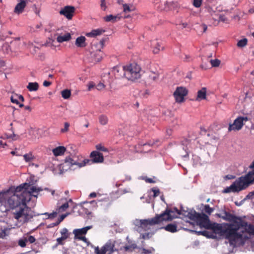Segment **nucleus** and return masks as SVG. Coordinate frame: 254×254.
<instances>
[{
  "mask_svg": "<svg viewBox=\"0 0 254 254\" xmlns=\"http://www.w3.org/2000/svg\"><path fill=\"white\" fill-rule=\"evenodd\" d=\"M35 186H32L29 191L24 190L19 194L13 193L11 195L10 189L0 191V210L4 212L7 203L9 208L13 210V214L15 219L23 223H27L33 217L30 208L26 203L29 202L31 196H36L33 192H37Z\"/></svg>",
  "mask_w": 254,
  "mask_h": 254,
  "instance_id": "nucleus-1",
  "label": "nucleus"
},
{
  "mask_svg": "<svg viewBox=\"0 0 254 254\" xmlns=\"http://www.w3.org/2000/svg\"><path fill=\"white\" fill-rule=\"evenodd\" d=\"M250 168L253 169V170L245 176H241L236 180L230 187H227L224 190L223 192H238L246 189L253 183L254 182V161L250 166Z\"/></svg>",
  "mask_w": 254,
  "mask_h": 254,
  "instance_id": "nucleus-2",
  "label": "nucleus"
},
{
  "mask_svg": "<svg viewBox=\"0 0 254 254\" xmlns=\"http://www.w3.org/2000/svg\"><path fill=\"white\" fill-rule=\"evenodd\" d=\"M176 213L178 215H181V211L178 209L177 207H174L172 209H166L165 211L160 214H157L156 216L151 219L140 220L139 221L140 227L143 229H148V226H153L159 224L163 221H171L176 216L172 215V213Z\"/></svg>",
  "mask_w": 254,
  "mask_h": 254,
  "instance_id": "nucleus-3",
  "label": "nucleus"
},
{
  "mask_svg": "<svg viewBox=\"0 0 254 254\" xmlns=\"http://www.w3.org/2000/svg\"><path fill=\"white\" fill-rule=\"evenodd\" d=\"M91 160L85 159L81 162H79L75 158H71L70 157H66L65 163L70 164L71 165H76L80 168L87 164H91L92 163H102L104 161V156L102 153L97 151H93L90 155Z\"/></svg>",
  "mask_w": 254,
  "mask_h": 254,
  "instance_id": "nucleus-4",
  "label": "nucleus"
},
{
  "mask_svg": "<svg viewBox=\"0 0 254 254\" xmlns=\"http://www.w3.org/2000/svg\"><path fill=\"white\" fill-rule=\"evenodd\" d=\"M123 243L119 240H109L101 248H95L96 254H113L115 252L122 251Z\"/></svg>",
  "mask_w": 254,
  "mask_h": 254,
  "instance_id": "nucleus-5",
  "label": "nucleus"
},
{
  "mask_svg": "<svg viewBox=\"0 0 254 254\" xmlns=\"http://www.w3.org/2000/svg\"><path fill=\"white\" fill-rule=\"evenodd\" d=\"M126 78L132 81L139 79L141 76V69L139 65L133 63L126 65Z\"/></svg>",
  "mask_w": 254,
  "mask_h": 254,
  "instance_id": "nucleus-6",
  "label": "nucleus"
},
{
  "mask_svg": "<svg viewBox=\"0 0 254 254\" xmlns=\"http://www.w3.org/2000/svg\"><path fill=\"white\" fill-rule=\"evenodd\" d=\"M226 226H227V239L231 244L235 242L236 240L242 239L243 235L238 232L240 227V225L226 223Z\"/></svg>",
  "mask_w": 254,
  "mask_h": 254,
  "instance_id": "nucleus-7",
  "label": "nucleus"
},
{
  "mask_svg": "<svg viewBox=\"0 0 254 254\" xmlns=\"http://www.w3.org/2000/svg\"><path fill=\"white\" fill-rule=\"evenodd\" d=\"M208 229H211L215 234H219L220 236H224L227 239V226L226 223L222 226L221 224L216 223H210Z\"/></svg>",
  "mask_w": 254,
  "mask_h": 254,
  "instance_id": "nucleus-8",
  "label": "nucleus"
},
{
  "mask_svg": "<svg viewBox=\"0 0 254 254\" xmlns=\"http://www.w3.org/2000/svg\"><path fill=\"white\" fill-rule=\"evenodd\" d=\"M104 42L103 41H99L97 44H94L92 45V49L94 50V47L99 46V48L96 50V51H93L91 52V56L92 58L93 62H100L103 57V53L101 51V49L103 48Z\"/></svg>",
  "mask_w": 254,
  "mask_h": 254,
  "instance_id": "nucleus-9",
  "label": "nucleus"
},
{
  "mask_svg": "<svg viewBox=\"0 0 254 254\" xmlns=\"http://www.w3.org/2000/svg\"><path fill=\"white\" fill-rule=\"evenodd\" d=\"M248 121V118L247 117H239L235 120L233 124H230L228 127V130L231 131L232 130H240L244 126V122Z\"/></svg>",
  "mask_w": 254,
  "mask_h": 254,
  "instance_id": "nucleus-10",
  "label": "nucleus"
},
{
  "mask_svg": "<svg viewBox=\"0 0 254 254\" xmlns=\"http://www.w3.org/2000/svg\"><path fill=\"white\" fill-rule=\"evenodd\" d=\"M187 94L188 91L185 88L180 87H177L173 95L177 102L181 103L184 101V97Z\"/></svg>",
  "mask_w": 254,
  "mask_h": 254,
  "instance_id": "nucleus-11",
  "label": "nucleus"
},
{
  "mask_svg": "<svg viewBox=\"0 0 254 254\" xmlns=\"http://www.w3.org/2000/svg\"><path fill=\"white\" fill-rule=\"evenodd\" d=\"M75 10V8L74 6L67 5L64 6L60 10V14L64 15L67 19L70 20L73 16Z\"/></svg>",
  "mask_w": 254,
  "mask_h": 254,
  "instance_id": "nucleus-12",
  "label": "nucleus"
},
{
  "mask_svg": "<svg viewBox=\"0 0 254 254\" xmlns=\"http://www.w3.org/2000/svg\"><path fill=\"white\" fill-rule=\"evenodd\" d=\"M196 222L200 227H204L207 229H209L210 224L208 216L204 213L200 214Z\"/></svg>",
  "mask_w": 254,
  "mask_h": 254,
  "instance_id": "nucleus-13",
  "label": "nucleus"
},
{
  "mask_svg": "<svg viewBox=\"0 0 254 254\" xmlns=\"http://www.w3.org/2000/svg\"><path fill=\"white\" fill-rule=\"evenodd\" d=\"M113 72L116 78L120 79L124 77L126 78V66H116L114 67Z\"/></svg>",
  "mask_w": 254,
  "mask_h": 254,
  "instance_id": "nucleus-14",
  "label": "nucleus"
},
{
  "mask_svg": "<svg viewBox=\"0 0 254 254\" xmlns=\"http://www.w3.org/2000/svg\"><path fill=\"white\" fill-rule=\"evenodd\" d=\"M180 7V5L177 1H167L164 4V9L168 11H176L177 12H178Z\"/></svg>",
  "mask_w": 254,
  "mask_h": 254,
  "instance_id": "nucleus-15",
  "label": "nucleus"
},
{
  "mask_svg": "<svg viewBox=\"0 0 254 254\" xmlns=\"http://www.w3.org/2000/svg\"><path fill=\"white\" fill-rule=\"evenodd\" d=\"M151 46L153 49L154 54H158L161 50H163L164 47L161 41H158L157 40L151 41Z\"/></svg>",
  "mask_w": 254,
  "mask_h": 254,
  "instance_id": "nucleus-16",
  "label": "nucleus"
},
{
  "mask_svg": "<svg viewBox=\"0 0 254 254\" xmlns=\"http://www.w3.org/2000/svg\"><path fill=\"white\" fill-rule=\"evenodd\" d=\"M92 226H87L81 229H75L73 231V233L74 234L75 238L77 239L78 237L82 236V235H85L88 230L91 229Z\"/></svg>",
  "mask_w": 254,
  "mask_h": 254,
  "instance_id": "nucleus-17",
  "label": "nucleus"
},
{
  "mask_svg": "<svg viewBox=\"0 0 254 254\" xmlns=\"http://www.w3.org/2000/svg\"><path fill=\"white\" fill-rule=\"evenodd\" d=\"M30 187V185L27 183H24L20 186L17 187L15 189V193L16 194H18V193L20 192L21 193L22 192H23L24 190L26 191H29L30 190V189L32 188Z\"/></svg>",
  "mask_w": 254,
  "mask_h": 254,
  "instance_id": "nucleus-18",
  "label": "nucleus"
},
{
  "mask_svg": "<svg viewBox=\"0 0 254 254\" xmlns=\"http://www.w3.org/2000/svg\"><path fill=\"white\" fill-rule=\"evenodd\" d=\"M66 150L64 146H59L53 149L52 152L55 156H62L64 154Z\"/></svg>",
  "mask_w": 254,
  "mask_h": 254,
  "instance_id": "nucleus-19",
  "label": "nucleus"
},
{
  "mask_svg": "<svg viewBox=\"0 0 254 254\" xmlns=\"http://www.w3.org/2000/svg\"><path fill=\"white\" fill-rule=\"evenodd\" d=\"M26 5V3L25 0H21L20 2L18 3L15 7L14 11L15 13L20 14L21 13L24 8Z\"/></svg>",
  "mask_w": 254,
  "mask_h": 254,
  "instance_id": "nucleus-20",
  "label": "nucleus"
},
{
  "mask_svg": "<svg viewBox=\"0 0 254 254\" xmlns=\"http://www.w3.org/2000/svg\"><path fill=\"white\" fill-rule=\"evenodd\" d=\"M241 226L245 227V231L247 233L254 236V225L251 224H248L247 222H243Z\"/></svg>",
  "mask_w": 254,
  "mask_h": 254,
  "instance_id": "nucleus-21",
  "label": "nucleus"
},
{
  "mask_svg": "<svg viewBox=\"0 0 254 254\" xmlns=\"http://www.w3.org/2000/svg\"><path fill=\"white\" fill-rule=\"evenodd\" d=\"M224 216H222V218L225 220L228 221H233L234 222H236V220L238 219V218L235 216L234 215H233L231 214L229 212H228L227 211H224Z\"/></svg>",
  "mask_w": 254,
  "mask_h": 254,
  "instance_id": "nucleus-22",
  "label": "nucleus"
},
{
  "mask_svg": "<svg viewBox=\"0 0 254 254\" xmlns=\"http://www.w3.org/2000/svg\"><path fill=\"white\" fill-rule=\"evenodd\" d=\"M162 229H165L166 231L175 233L178 231L177 226L176 223H170L166 226L162 227Z\"/></svg>",
  "mask_w": 254,
  "mask_h": 254,
  "instance_id": "nucleus-23",
  "label": "nucleus"
},
{
  "mask_svg": "<svg viewBox=\"0 0 254 254\" xmlns=\"http://www.w3.org/2000/svg\"><path fill=\"white\" fill-rule=\"evenodd\" d=\"M86 38L84 36H81L77 38L75 41V45L78 47L83 48L86 46L85 43Z\"/></svg>",
  "mask_w": 254,
  "mask_h": 254,
  "instance_id": "nucleus-24",
  "label": "nucleus"
},
{
  "mask_svg": "<svg viewBox=\"0 0 254 254\" xmlns=\"http://www.w3.org/2000/svg\"><path fill=\"white\" fill-rule=\"evenodd\" d=\"M128 244L129 245L126 246L123 245V247L122 248V251L124 250L125 252H131L137 248L136 244L134 243H130L128 242Z\"/></svg>",
  "mask_w": 254,
  "mask_h": 254,
  "instance_id": "nucleus-25",
  "label": "nucleus"
},
{
  "mask_svg": "<svg viewBox=\"0 0 254 254\" xmlns=\"http://www.w3.org/2000/svg\"><path fill=\"white\" fill-rule=\"evenodd\" d=\"M121 18V16L120 14H118L117 15H113L112 14L107 15L105 16L104 19L106 22L112 21L113 22H116Z\"/></svg>",
  "mask_w": 254,
  "mask_h": 254,
  "instance_id": "nucleus-26",
  "label": "nucleus"
},
{
  "mask_svg": "<svg viewBox=\"0 0 254 254\" xmlns=\"http://www.w3.org/2000/svg\"><path fill=\"white\" fill-rule=\"evenodd\" d=\"M104 32H105V30H104L102 29H97L92 30L89 33H87L86 34V35L87 37H95L97 36L100 35Z\"/></svg>",
  "mask_w": 254,
  "mask_h": 254,
  "instance_id": "nucleus-27",
  "label": "nucleus"
},
{
  "mask_svg": "<svg viewBox=\"0 0 254 254\" xmlns=\"http://www.w3.org/2000/svg\"><path fill=\"white\" fill-rule=\"evenodd\" d=\"M206 97V88L203 87L201 90L197 92L196 100H201L205 99Z\"/></svg>",
  "mask_w": 254,
  "mask_h": 254,
  "instance_id": "nucleus-28",
  "label": "nucleus"
},
{
  "mask_svg": "<svg viewBox=\"0 0 254 254\" xmlns=\"http://www.w3.org/2000/svg\"><path fill=\"white\" fill-rule=\"evenodd\" d=\"M200 213L196 212L194 210H191L189 212L187 216L191 220L197 221Z\"/></svg>",
  "mask_w": 254,
  "mask_h": 254,
  "instance_id": "nucleus-29",
  "label": "nucleus"
},
{
  "mask_svg": "<svg viewBox=\"0 0 254 254\" xmlns=\"http://www.w3.org/2000/svg\"><path fill=\"white\" fill-rule=\"evenodd\" d=\"M71 39V35L69 33H66L63 36H59L57 40L59 43H62L64 41H68Z\"/></svg>",
  "mask_w": 254,
  "mask_h": 254,
  "instance_id": "nucleus-30",
  "label": "nucleus"
},
{
  "mask_svg": "<svg viewBox=\"0 0 254 254\" xmlns=\"http://www.w3.org/2000/svg\"><path fill=\"white\" fill-rule=\"evenodd\" d=\"M27 88L29 91H36L39 88V84L36 82H29L27 86Z\"/></svg>",
  "mask_w": 254,
  "mask_h": 254,
  "instance_id": "nucleus-31",
  "label": "nucleus"
},
{
  "mask_svg": "<svg viewBox=\"0 0 254 254\" xmlns=\"http://www.w3.org/2000/svg\"><path fill=\"white\" fill-rule=\"evenodd\" d=\"M159 79V74L157 73L151 72L148 77L149 82H155Z\"/></svg>",
  "mask_w": 254,
  "mask_h": 254,
  "instance_id": "nucleus-32",
  "label": "nucleus"
},
{
  "mask_svg": "<svg viewBox=\"0 0 254 254\" xmlns=\"http://www.w3.org/2000/svg\"><path fill=\"white\" fill-rule=\"evenodd\" d=\"M18 94H14L11 96L10 97V100L12 103H15L16 104H19V107L20 108H22L24 107V105L23 104H19V101H18Z\"/></svg>",
  "mask_w": 254,
  "mask_h": 254,
  "instance_id": "nucleus-33",
  "label": "nucleus"
},
{
  "mask_svg": "<svg viewBox=\"0 0 254 254\" xmlns=\"http://www.w3.org/2000/svg\"><path fill=\"white\" fill-rule=\"evenodd\" d=\"M123 11L125 13L127 12H131L134 10V8L132 5H129L127 3L123 4Z\"/></svg>",
  "mask_w": 254,
  "mask_h": 254,
  "instance_id": "nucleus-34",
  "label": "nucleus"
},
{
  "mask_svg": "<svg viewBox=\"0 0 254 254\" xmlns=\"http://www.w3.org/2000/svg\"><path fill=\"white\" fill-rule=\"evenodd\" d=\"M99 122L101 125L105 126L108 124V118L106 116L102 115L99 117Z\"/></svg>",
  "mask_w": 254,
  "mask_h": 254,
  "instance_id": "nucleus-35",
  "label": "nucleus"
},
{
  "mask_svg": "<svg viewBox=\"0 0 254 254\" xmlns=\"http://www.w3.org/2000/svg\"><path fill=\"white\" fill-rule=\"evenodd\" d=\"M61 95L64 99H67L71 96L70 90L68 89H64L61 92Z\"/></svg>",
  "mask_w": 254,
  "mask_h": 254,
  "instance_id": "nucleus-36",
  "label": "nucleus"
},
{
  "mask_svg": "<svg viewBox=\"0 0 254 254\" xmlns=\"http://www.w3.org/2000/svg\"><path fill=\"white\" fill-rule=\"evenodd\" d=\"M24 160L27 162H30L34 159V157L31 153L25 154L23 155Z\"/></svg>",
  "mask_w": 254,
  "mask_h": 254,
  "instance_id": "nucleus-37",
  "label": "nucleus"
},
{
  "mask_svg": "<svg viewBox=\"0 0 254 254\" xmlns=\"http://www.w3.org/2000/svg\"><path fill=\"white\" fill-rule=\"evenodd\" d=\"M196 233L198 235H201L203 236L206 237L207 238H213V236L211 233L207 231H198L196 232Z\"/></svg>",
  "mask_w": 254,
  "mask_h": 254,
  "instance_id": "nucleus-38",
  "label": "nucleus"
},
{
  "mask_svg": "<svg viewBox=\"0 0 254 254\" xmlns=\"http://www.w3.org/2000/svg\"><path fill=\"white\" fill-rule=\"evenodd\" d=\"M248 40L246 38H244L238 41L237 46L239 47H244L247 44Z\"/></svg>",
  "mask_w": 254,
  "mask_h": 254,
  "instance_id": "nucleus-39",
  "label": "nucleus"
},
{
  "mask_svg": "<svg viewBox=\"0 0 254 254\" xmlns=\"http://www.w3.org/2000/svg\"><path fill=\"white\" fill-rule=\"evenodd\" d=\"M202 0H193L192 4L195 7L199 8L202 5Z\"/></svg>",
  "mask_w": 254,
  "mask_h": 254,
  "instance_id": "nucleus-40",
  "label": "nucleus"
},
{
  "mask_svg": "<svg viewBox=\"0 0 254 254\" xmlns=\"http://www.w3.org/2000/svg\"><path fill=\"white\" fill-rule=\"evenodd\" d=\"M213 19L218 20V21H222V22H226L227 21V18L224 15H217L215 17H213Z\"/></svg>",
  "mask_w": 254,
  "mask_h": 254,
  "instance_id": "nucleus-41",
  "label": "nucleus"
},
{
  "mask_svg": "<svg viewBox=\"0 0 254 254\" xmlns=\"http://www.w3.org/2000/svg\"><path fill=\"white\" fill-rule=\"evenodd\" d=\"M69 207L68 203L67 202L62 204L58 209L59 212L65 211Z\"/></svg>",
  "mask_w": 254,
  "mask_h": 254,
  "instance_id": "nucleus-42",
  "label": "nucleus"
},
{
  "mask_svg": "<svg viewBox=\"0 0 254 254\" xmlns=\"http://www.w3.org/2000/svg\"><path fill=\"white\" fill-rule=\"evenodd\" d=\"M142 254H151L155 251L154 249L152 247L150 248L148 250L144 249V248H142Z\"/></svg>",
  "mask_w": 254,
  "mask_h": 254,
  "instance_id": "nucleus-43",
  "label": "nucleus"
},
{
  "mask_svg": "<svg viewBox=\"0 0 254 254\" xmlns=\"http://www.w3.org/2000/svg\"><path fill=\"white\" fill-rule=\"evenodd\" d=\"M210 63L212 67H218L220 64V61L218 59L211 60Z\"/></svg>",
  "mask_w": 254,
  "mask_h": 254,
  "instance_id": "nucleus-44",
  "label": "nucleus"
},
{
  "mask_svg": "<svg viewBox=\"0 0 254 254\" xmlns=\"http://www.w3.org/2000/svg\"><path fill=\"white\" fill-rule=\"evenodd\" d=\"M69 126H70V125L68 123L65 122L64 123V127L61 129V132L62 133H64V132H67L69 130Z\"/></svg>",
  "mask_w": 254,
  "mask_h": 254,
  "instance_id": "nucleus-45",
  "label": "nucleus"
},
{
  "mask_svg": "<svg viewBox=\"0 0 254 254\" xmlns=\"http://www.w3.org/2000/svg\"><path fill=\"white\" fill-rule=\"evenodd\" d=\"M96 148L97 150L108 152V149L102 146L101 144H98L96 145Z\"/></svg>",
  "mask_w": 254,
  "mask_h": 254,
  "instance_id": "nucleus-46",
  "label": "nucleus"
},
{
  "mask_svg": "<svg viewBox=\"0 0 254 254\" xmlns=\"http://www.w3.org/2000/svg\"><path fill=\"white\" fill-rule=\"evenodd\" d=\"M57 214H58V212L56 211L53 212L51 213H48V212H46L43 214V215L48 216V218H50V219L55 218L57 216Z\"/></svg>",
  "mask_w": 254,
  "mask_h": 254,
  "instance_id": "nucleus-47",
  "label": "nucleus"
},
{
  "mask_svg": "<svg viewBox=\"0 0 254 254\" xmlns=\"http://www.w3.org/2000/svg\"><path fill=\"white\" fill-rule=\"evenodd\" d=\"M214 209L211 208L209 205H205L204 206V211L206 213L208 214H211V213L213 211Z\"/></svg>",
  "mask_w": 254,
  "mask_h": 254,
  "instance_id": "nucleus-48",
  "label": "nucleus"
},
{
  "mask_svg": "<svg viewBox=\"0 0 254 254\" xmlns=\"http://www.w3.org/2000/svg\"><path fill=\"white\" fill-rule=\"evenodd\" d=\"M62 234V237L67 239L68 237V231L66 228H64L61 232Z\"/></svg>",
  "mask_w": 254,
  "mask_h": 254,
  "instance_id": "nucleus-49",
  "label": "nucleus"
},
{
  "mask_svg": "<svg viewBox=\"0 0 254 254\" xmlns=\"http://www.w3.org/2000/svg\"><path fill=\"white\" fill-rule=\"evenodd\" d=\"M67 216V214H63L60 216L57 221V224H60Z\"/></svg>",
  "mask_w": 254,
  "mask_h": 254,
  "instance_id": "nucleus-50",
  "label": "nucleus"
},
{
  "mask_svg": "<svg viewBox=\"0 0 254 254\" xmlns=\"http://www.w3.org/2000/svg\"><path fill=\"white\" fill-rule=\"evenodd\" d=\"M152 191L153 192V197H154L157 196L160 193V191L158 189L152 188Z\"/></svg>",
  "mask_w": 254,
  "mask_h": 254,
  "instance_id": "nucleus-51",
  "label": "nucleus"
},
{
  "mask_svg": "<svg viewBox=\"0 0 254 254\" xmlns=\"http://www.w3.org/2000/svg\"><path fill=\"white\" fill-rule=\"evenodd\" d=\"M26 240H20L18 242V244L21 247H25L26 245Z\"/></svg>",
  "mask_w": 254,
  "mask_h": 254,
  "instance_id": "nucleus-52",
  "label": "nucleus"
},
{
  "mask_svg": "<svg viewBox=\"0 0 254 254\" xmlns=\"http://www.w3.org/2000/svg\"><path fill=\"white\" fill-rule=\"evenodd\" d=\"M66 239H65V238L63 237H60V238H58L57 239V243L59 245H63V241L65 240H66Z\"/></svg>",
  "mask_w": 254,
  "mask_h": 254,
  "instance_id": "nucleus-53",
  "label": "nucleus"
},
{
  "mask_svg": "<svg viewBox=\"0 0 254 254\" xmlns=\"http://www.w3.org/2000/svg\"><path fill=\"white\" fill-rule=\"evenodd\" d=\"M105 88V85L102 83H99L96 86V88L98 90H101Z\"/></svg>",
  "mask_w": 254,
  "mask_h": 254,
  "instance_id": "nucleus-54",
  "label": "nucleus"
},
{
  "mask_svg": "<svg viewBox=\"0 0 254 254\" xmlns=\"http://www.w3.org/2000/svg\"><path fill=\"white\" fill-rule=\"evenodd\" d=\"M6 137L7 138H12L13 140H16L18 138V136L15 134L14 133H13L12 135H7Z\"/></svg>",
  "mask_w": 254,
  "mask_h": 254,
  "instance_id": "nucleus-55",
  "label": "nucleus"
},
{
  "mask_svg": "<svg viewBox=\"0 0 254 254\" xmlns=\"http://www.w3.org/2000/svg\"><path fill=\"white\" fill-rule=\"evenodd\" d=\"M95 86V84L93 82H90L88 84V90L90 91Z\"/></svg>",
  "mask_w": 254,
  "mask_h": 254,
  "instance_id": "nucleus-56",
  "label": "nucleus"
},
{
  "mask_svg": "<svg viewBox=\"0 0 254 254\" xmlns=\"http://www.w3.org/2000/svg\"><path fill=\"white\" fill-rule=\"evenodd\" d=\"M101 7L104 10H105L106 8L105 0H101Z\"/></svg>",
  "mask_w": 254,
  "mask_h": 254,
  "instance_id": "nucleus-57",
  "label": "nucleus"
},
{
  "mask_svg": "<svg viewBox=\"0 0 254 254\" xmlns=\"http://www.w3.org/2000/svg\"><path fill=\"white\" fill-rule=\"evenodd\" d=\"M27 241L29 242L30 243L32 244L35 241V239L33 236H30L28 237Z\"/></svg>",
  "mask_w": 254,
  "mask_h": 254,
  "instance_id": "nucleus-58",
  "label": "nucleus"
},
{
  "mask_svg": "<svg viewBox=\"0 0 254 254\" xmlns=\"http://www.w3.org/2000/svg\"><path fill=\"white\" fill-rule=\"evenodd\" d=\"M36 189V190H37V192H33V194H35V195H37L36 196H35V197H37L38 196V195L39 194V192L41 191H42L43 190V189H41V188H37L36 187H35Z\"/></svg>",
  "mask_w": 254,
  "mask_h": 254,
  "instance_id": "nucleus-59",
  "label": "nucleus"
},
{
  "mask_svg": "<svg viewBox=\"0 0 254 254\" xmlns=\"http://www.w3.org/2000/svg\"><path fill=\"white\" fill-rule=\"evenodd\" d=\"M141 238L143 239H149L150 234L148 233H145L144 234H142L141 236Z\"/></svg>",
  "mask_w": 254,
  "mask_h": 254,
  "instance_id": "nucleus-60",
  "label": "nucleus"
},
{
  "mask_svg": "<svg viewBox=\"0 0 254 254\" xmlns=\"http://www.w3.org/2000/svg\"><path fill=\"white\" fill-rule=\"evenodd\" d=\"M34 12L36 13V14H37V15L38 16H40V9L39 8H38L35 5H34Z\"/></svg>",
  "mask_w": 254,
  "mask_h": 254,
  "instance_id": "nucleus-61",
  "label": "nucleus"
},
{
  "mask_svg": "<svg viewBox=\"0 0 254 254\" xmlns=\"http://www.w3.org/2000/svg\"><path fill=\"white\" fill-rule=\"evenodd\" d=\"M52 84V82H50V81H48L47 80H45L44 82H43V86H44L45 87H48L50 85H51Z\"/></svg>",
  "mask_w": 254,
  "mask_h": 254,
  "instance_id": "nucleus-62",
  "label": "nucleus"
},
{
  "mask_svg": "<svg viewBox=\"0 0 254 254\" xmlns=\"http://www.w3.org/2000/svg\"><path fill=\"white\" fill-rule=\"evenodd\" d=\"M77 239L81 240L84 242H86L87 241V239L84 236H81V237H78Z\"/></svg>",
  "mask_w": 254,
  "mask_h": 254,
  "instance_id": "nucleus-63",
  "label": "nucleus"
},
{
  "mask_svg": "<svg viewBox=\"0 0 254 254\" xmlns=\"http://www.w3.org/2000/svg\"><path fill=\"white\" fill-rule=\"evenodd\" d=\"M145 182H147V183H154L155 182L151 178H146L145 179Z\"/></svg>",
  "mask_w": 254,
  "mask_h": 254,
  "instance_id": "nucleus-64",
  "label": "nucleus"
}]
</instances>
